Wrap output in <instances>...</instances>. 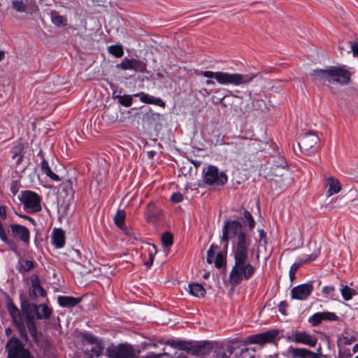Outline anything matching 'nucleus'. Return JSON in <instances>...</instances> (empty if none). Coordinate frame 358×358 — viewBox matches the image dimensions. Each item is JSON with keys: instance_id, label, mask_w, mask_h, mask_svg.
Instances as JSON below:
<instances>
[{"instance_id": "1", "label": "nucleus", "mask_w": 358, "mask_h": 358, "mask_svg": "<svg viewBox=\"0 0 358 358\" xmlns=\"http://www.w3.org/2000/svg\"><path fill=\"white\" fill-rule=\"evenodd\" d=\"M230 239L233 240L234 265L230 272L229 283L234 287L243 280L250 278L255 268L248 261L250 238L243 232L242 224L238 221H227L224 224L221 240L225 248Z\"/></svg>"}, {"instance_id": "2", "label": "nucleus", "mask_w": 358, "mask_h": 358, "mask_svg": "<svg viewBox=\"0 0 358 358\" xmlns=\"http://www.w3.org/2000/svg\"><path fill=\"white\" fill-rule=\"evenodd\" d=\"M201 75L206 78H214L221 85H231L234 86L245 85L250 83L256 77L253 73H229L222 71L213 72L203 71Z\"/></svg>"}, {"instance_id": "3", "label": "nucleus", "mask_w": 358, "mask_h": 358, "mask_svg": "<svg viewBox=\"0 0 358 358\" xmlns=\"http://www.w3.org/2000/svg\"><path fill=\"white\" fill-rule=\"evenodd\" d=\"M351 73L345 66H331L326 69H315V76L328 81L344 85L350 81Z\"/></svg>"}, {"instance_id": "4", "label": "nucleus", "mask_w": 358, "mask_h": 358, "mask_svg": "<svg viewBox=\"0 0 358 358\" xmlns=\"http://www.w3.org/2000/svg\"><path fill=\"white\" fill-rule=\"evenodd\" d=\"M140 351L127 343L110 345L106 350L108 358H137Z\"/></svg>"}, {"instance_id": "5", "label": "nucleus", "mask_w": 358, "mask_h": 358, "mask_svg": "<svg viewBox=\"0 0 358 358\" xmlns=\"http://www.w3.org/2000/svg\"><path fill=\"white\" fill-rule=\"evenodd\" d=\"M8 358H34L19 338L11 337L6 344Z\"/></svg>"}, {"instance_id": "6", "label": "nucleus", "mask_w": 358, "mask_h": 358, "mask_svg": "<svg viewBox=\"0 0 358 358\" xmlns=\"http://www.w3.org/2000/svg\"><path fill=\"white\" fill-rule=\"evenodd\" d=\"M20 200L28 213L38 212L41 209V199L39 196L34 192H23Z\"/></svg>"}, {"instance_id": "7", "label": "nucleus", "mask_w": 358, "mask_h": 358, "mask_svg": "<svg viewBox=\"0 0 358 358\" xmlns=\"http://www.w3.org/2000/svg\"><path fill=\"white\" fill-rule=\"evenodd\" d=\"M203 180L205 183L209 185H223L227 181V176L224 172H219L216 166L210 165L207 168Z\"/></svg>"}, {"instance_id": "8", "label": "nucleus", "mask_w": 358, "mask_h": 358, "mask_svg": "<svg viewBox=\"0 0 358 358\" xmlns=\"http://www.w3.org/2000/svg\"><path fill=\"white\" fill-rule=\"evenodd\" d=\"M12 8L16 12L25 13L29 15L36 13L39 10L36 0H25L24 2L22 0H13Z\"/></svg>"}, {"instance_id": "9", "label": "nucleus", "mask_w": 358, "mask_h": 358, "mask_svg": "<svg viewBox=\"0 0 358 358\" xmlns=\"http://www.w3.org/2000/svg\"><path fill=\"white\" fill-rule=\"evenodd\" d=\"M117 67L122 70H134L138 72H145L146 70V64L139 59L125 58L117 65Z\"/></svg>"}, {"instance_id": "10", "label": "nucleus", "mask_w": 358, "mask_h": 358, "mask_svg": "<svg viewBox=\"0 0 358 358\" xmlns=\"http://www.w3.org/2000/svg\"><path fill=\"white\" fill-rule=\"evenodd\" d=\"M312 290L313 285L310 283L298 285L291 290L292 297L295 299L304 300L310 295Z\"/></svg>"}, {"instance_id": "11", "label": "nucleus", "mask_w": 358, "mask_h": 358, "mask_svg": "<svg viewBox=\"0 0 358 358\" xmlns=\"http://www.w3.org/2000/svg\"><path fill=\"white\" fill-rule=\"evenodd\" d=\"M278 332L275 330L268 331L262 334H256L248 337L249 343L263 344L271 342L278 335Z\"/></svg>"}, {"instance_id": "12", "label": "nucleus", "mask_w": 358, "mask_h": 358, "mask_svg": "<svg viewBox=\"0 0 358 358\" xmlns=\"http://www.w3.org/2000/svg\"><path fill=\"white\" fill-rule=\"evenodd\" d=\"M31 287L29 289V298L34 300L38 295L45 296V291L40 285V280L37 275H34L31 277Z\"/></svg>"}, {"instance_id": "13", "label": "nucleus", "mask_w": 358, "mask_h": 358, "mask_svg": "<svg viewBox=\"0 0 358 358\" xmlns=\"http://www.w3.org/2000/svg\"><path fill=\"white\" fill-rule=\"evenodd\" d=\"M339 320L338 316L333 312L324 311L315 313V326L321 324L323 321L333 322Z\"/></svg>"}, {"instance_id": "14", "label": "nucleus", "mask_w": 358, "mask_h": 358, "mask_svg": "<svg viewBox=\"0 0 358 358\" xmlns=\"http://www.w3.org/2000/svg\"><path fill=\"white\" fill-rule=\"evenodd\" d=\"M313 138L310 133L306 134L299 143V147L301 152H304L307 155H311L312 147H313Z\"/></svg>"}, {"instance_id": "15", "label": "nucleus", "mask_w": 358, "mask_h": 358, "mask_svg": "<svg viewBox=\"0 0 358 358\" xmlns=\"http://www.w3.org/2000/svg\"><path fill=\"white\" fill-rule=\"evenodd\" d=\"M11 231L14 236L19 237L25 243L29 242V232L25 227L20 224H13L11 225Z\"/></svg>"}, {"instance_id": "16", "label": "nucleus", "mask_w": 358, "mask_h": 358, "mask_svg": "<svg viewBox=\"0 0 358 358\" xmlns=\"http://www.w3.org/2000/svg\"><path fill=\"white\" fill-rule=\"evenodd\" d=\"M326 187H328L327 193L329 196L337 194L341 189L340 182L334 177H329L327 179Z\"/></svg>"}, {"instance_id": "17", "label": "nucleus", "mask_w": 358, "mask_h": 358, "mask_svg": "<svg viewBox=\"0 0 358 358\" xmlns=\"http://www.w3.org/2000/svg\"><path fill=\"white\" fill-rule=\"evenodd\" d=\"M103 347L101 343H96L90 349H86L84 352L87 358H99L103 355Z\"/></svg>"}, {"instance_id": "18", "label": "nucleus", "mask_w": 358, "mask_h": 358, "mask_svg": "<svg viewBox=\"0 0 358 358\" xmlns=\"http://www.w3.org/2000/svg\"><path fill=\"white\" fill-rule=\"evenodd\" d=\"M287 173V168L285 166L274 164L270 168V178L271 180H278Z\"/></svg>"}, {"instance_id": "19", "label": "nucleus", "mask_w": 358, "mask_h": 358, "mask_svg": "<svg viewBox=\"0 0 358 358\" xmlns=\"http://www.w3.org/2000/svg\"><path fill=\"white\" fill-rule=\"evenodd\" d=\"M136 96H139L140 100L143 103L156 104L162 107H164L165 106V103L161 99L155 98L143 92L138 94Z\"/></svg>"}, {"instance_id": "20", "label": "nucleus", "mask_w": 358, "mask_h": 358, "mask_svg": "<svg viewBox=\"0 0 358 358\" xmlns=\"http://www.w3.org/2000/svg\"><path fill=\"white\" fill-rule=\"evenodd\" d=\"M22 311L26 315L27 320H34L37 316L38 306L24 303L22 304Z\"/></svg>"}, {"instance_id": "21", "label": "nucleus", "mask_w": 358, "mask_h": 358, "mask_svg": "<svg viewBox=\"0 0 358 358\" xmlns=\"http://www.w3.org/2000/svg\"><path fill=\"white\" fill-rule=\"evenodd\" d=\"M189 293L196 297H203L206 294V289L199 283L189 285Z\"/></svg>"}, {"instance_id": "22", "label": "nucleus", "mask_w": 358, "mask_h": 358, "mask_svg": "<svg viewBox=\"0 0 358 358\" xmlns=\"http://www.w3.org/2000/svg\"><path fill=\"white\" fill-rule=\"evenodd\" d=\"M53 244L57 248H62L64 246L65 242V237L64 231L60 229H56L53 231L52 236Z\"/></svg>"}, {"instance_id": "23", "label": "nucleus", "mask_w": 358, "mask_h": 358, "mask_svg": "<svg viewBox=\"0 0 358 358\" xmlns=\"http://www.w3.org/2000/svg\"><path fill=\"white\" fill-rule=\"evenodd\" d=\"M211 348L206 345H195L190 350V355L194 356H205L210 353Z\"/></svg>"}, {"instance_id": "24", "label": "nucleus", "mask_w": 358, "mask_h": 358, "mask_svg": "<svg viewBox=\"0 0 358 358\" xmlns=\"http://www.w3.org/2000/svg\"><path fill=\"white\" fill-rule=\"evenodd\" d=\"M80 301V299L73 296H61L58 297V302L62 306L73 307L77 305Z\"/></svg>"}, {"instance_id": "25", "label": "nucleus", "mask_w": 358, "mask_h": 358, "mask_svg": "<svg viewBox=\"0 0 358 358\" xmlns=\"http://www.w3.org/2000/svg\"><path fill=\"white\" fill-rule=\"evenodd\" d=\"M293 340L296 343H302L303 344L313 345V342L310 336L305 332H299L293 335Z\"/></svg>"}, {"instance_id": "26", "label": "nucleus", "mask_w": 358, "mask_h": 358, "mask_svg": "<svg viewBox=\"0 0 358 358\" xmlns=\"http://www.w3.org/2000/svg\"><path fill=\"white\" fill-rule=\"evenodd\" d=\"M271 255L270 251H267L266 250V240H259V244L257 246V251L256 257L258 259L260 256L264 257L265 259H267Z\"/></svg>"}, {"instance_id": "27", "label": "nucleus", "mask_w": 358, "mask_h": 358, "mask_svg": "<svg viewBox=\"0 0 358 358\" xmlns=\"http://www.w3.org/2000/svg\"><path fill=\"white\" fill-rule=\"evenodd\" d=\"M341 294L345 301L351 300L352 296L357 294L356 291L354 289L349 287L348 285H341Z\"/></svg>"}, {"instance_id": "28", "label": "nucleus", "mask_w": 358, "mask_h": 358, "mask_svg": "<svg viewBox=\"0 0 358 358\" xmlns=\"http://www.w3.org/2000/svg\"><path fill=\"white\" fill-rule=\"evenodd\" d=\"M154 205L152 203H150L148 206V209L146 213V220L148 222H154L162 212L160 209L154 210L152 209Z\"/></svg>"}, {"instance_id": "29", "label": "nucleus", "mask_w": 358, "mask_h": 358, "mask_svg": "<svg viewBox=\"0 0 358 358\" xmlns=\"http://www.w3.org/2000/svg\"><path fill=\"white\" fill-rule=\"evenodd\" d=\"M252 106L257 110H268L265 101L261 99L260 96L255 94L252 99Z\"/></svg>"}, {"instance_id": "30", "label": "nucleus", "mask_w": 358, "mask_h": 358, "mask_svg": "<svg viewBox=\"0 0 358 358\" xmlns=\"http://www.w3.org/2000/svg\"><path fill=\"white\" fill-rule=\"evenodd\" d=\"M41 169L43 171V173L47 176L50 177L52 180H55V181H59V176L57 174L54 173L51 171V169H50V168L47 161L45 159H44L42 161Z\"/></svg>"}, {"instance_id": "31", "label": "nucleus", "mask_w": 358, "mask_h": 358, "mask_svg": "<svg viewBox=\"0 0 358 358\" xmlns=\"http://www.w3.org/2000/svg\"><path fill=\"white\" fill-rule=\"evenodd\" d=\"M50 17L52 22L57 26L61 27L64 26L65 24V22L66 21V18L63 16L60 15L55 10H52L50 12Z\"/></svg>"}, {"instance_id": "32", "label": "nucleus", "mask_w": 358, "mask_h": 358, "mask_svg": "<svg viewBox=\"0 0 358 358\" xmlns=\"http://www.w3.org/2000/svg\"><path fill=\"white\" fill-rule=\"evenodd\" d=\"M51 313L50 309L45 305L38 306V313L36 317L38 319H47Z\"/></svg>"}, {"instance_id": "33", "label": "nucleus", "mask_w": 358, "mask_h": 358, "mask_svg": "<svg viewBox=\"0 0 358 358\" xmlns=\"http://www.w3.org/2000/svg\"><path fill=\"white\" fill-rule=\"evenodd\" d=\"M23 150L24 145L20 143L15 148V150L13 152L12 158L16 159L17 164H20L23 158Z\"/></svg>"}, {"instance_id": "34", "label": "nucleus", "mask_w": 358, "mask_h": 358, "mask_svg": "<svg viewBox=\"0 0 358 358\" xmlns=\"http://www.w3.org/2000/svg\"><path fill=\"white\" fill-rule=\"evenodd\" d=\"M8 311L15 323L21 321L20 311L13 304H9Z\"/></svg>"}, {"instance_id": "35", "label": "nucleus", "mask_w": 358, "mask_h": 358, "mask_svg": "<svg viewBox=\"0 0 358 358\" xmlns=\"http://www.w3.org/2000/svg\"><path fill=\"white\" fill-rule=\"evenodd\" d=\"M109 52L115 56L116 57H120L124 54L123 48L120 45H114L108 48Z\"/></svg>"}, {"instance_id": "36", "label": "nucleus", "mask_w": 358, "mask_h": 358, "mask_svg": "<svg viewBox=\"0 0 358 358\" xmlns=\"http://www.w3.org/2000/svg\"><path fill=\"white\" fill-rule=\"evenodd\" d=\"M34 267V263L29 260H21L19 262V271L20 272H27L31 270Z\"/></svg>"}, {"instance_id": "37", "label": "nucleus", "mask_w": 358, "mask_h": 358, "mask_svg": "<svg viewBox=\"0 0 358 358\" xmlns=\"http://www.w3.org/2000/svg\"><path fill=\"white\" fill-rule=\"evenodd\" d=\"M336 289L334 286H324L322 289V296L326 298L334 299Z\"/></svg>"}, {"instance_id": "38", "label": "nucleus", "mask_w": 358, "mask_h": 358, "mask_svg": "<svg viewBox=\"0 0 358 358\" xmlns=\"http://www.w3.org/2000/svg\"><path fill=\"white\" fill-rule=\"evenodd\" d=\"M161 240L164 247L169 248L173 244V235L170 232H165L162 234Z\"/></svg>"}, {"instance_id": "39", "label": "nucleus", "mask_w": 358, "mask_h": 358, "mask_svg": "<svg viewBox=\"0 0 358 358\" xmlns=\"http://www.w3.org/2000/svg\"><path fill=\"white\" fill-rule=\"evenodd\" d=\"M27 327L29 329L30 334L33 337L34 340L35 341H38L37 331H36V325H35L34 320H27Z\"/></svg>"}, {"instance_id": "40", "label": "nucleus", "mask_w": 358, "mask_h": 358, "mask_svg": "<svg viewBox=\"0 0 358 358\" xmlns=\"http://www.w3.org/2000/svg\"><path fill=\"white\" fill-rule=\"evenodd\" d=\"M116 98L118 102L124 106L129 107L132 104V97L130 95H118Z\"/></svg>"}, {"instance_id": "41", "label": "nucleus", "mask_w": 358, "mask_h": 358, "mask_svg": "<svg viewBox=\"0 0 358 358\" xmlns=\"http://www.w3.org/2000/svg\"><path fill=\"white\" fill-rule=\"evenodd\" d=\"M125 218V213L123 210H118L114 217L115 224L122 228Z\"/></svg>"}, {"instance_id": "42", "label": "nucleus", "mask_w": 358, "mask_h": 358, "mask_svg": "<svg viewBox=\"0 0 358 358\" xmlns=\"http://www.w3.org/2000/svg\"><path fill=\"white\" fill-rule=\"evenodd\" d=\"M149 247L151 250H149V259L145 263L147 267H150L153 263L154 256L157 254V250L154 244H150Z\"/></svg>"}, {"instance_id": "43", "label": "nucleus", "mask_w": 358, "mask_h": 358, "mask_svg": "<svg viewBox=\"0 0 358 358\" xmlns=\"http://www.w3.org/2000/svg\"><path fill=\"white\" fill-rule=\"evenodd\" d=\"M217 250V247L216 245H212L207 254V262L208 264H212L214 261L215 254Z\"/></svg>"}, {"instance_id": "44", "label": "nucleus", "mask_w": 358, "mask_h": 358, "mask_svg": "<svg viewBox=\"0 0 358 358\" xmlns=\"http://www.w3.org/2000/svg\"><path fill=\"white\" fill-rule=\"evenodd\" d=\"M17 326V329L20 333V336L24 340L25 342L28 341V336L25 329L24 326L21 323V321L15 323Z\"/></svg>"}, {"instance_id": "45", "label": "nucleus", "mask_w": 358, "mask_h": 358, "mask_svg": "<svg viewBox=\"0 0 358 358\" xmlns=\"http://www.w3.org/2000/svg\"><path fill=\"white\" fill-rule=\"evenodd\" d=\"M243 216L245 220V222L248 223L249 227L250 229L254 228L255 222L250 213L248 210H245Z\"/></svg>"}, {"instance_id": "46", "label": "nucleus", "mask_w": 358, "mask_h": 358, "mask_svg": "<svg viewBox=\"0 0 358 358\" xmlns=\"http://www.w3.org/2000/svg\"><path fill=\"white\" fill-rule=\"evenodd\" d=\"M300 265H301L300 264L294 263L291 266L289 271V279H290L291 282H292L295 280V278H296L295 273L298 270V268L300 267Z\"/></svg>"}, {"instance_id": "47", "label": "nucleus", "mask_w": 358, "mask_h": 358, "mask_svg": "<svg viewBox=\"0 0 358 358\" xmlns=\"http://www.w3.org/2000/svg\"><path fill=\"white\" fill-rule=\"evenodd\" d=\"M83 338L85 341L92 344V346L94 345L96 343H100L99 341H97L96 338L92 334H85Z\"/></svg>"}, {"instance_id": "48", "label": "nucleus", "mask_w": 358, "mask_h": 358, "mask_svg": "<svg viewBox=\"0 0 358 358\" xmlns=\"http://www.w3.org/2000/svg\"><path fill=\"white\" fill-rule=\"evenodd\" d=\"M69 257L73 262L78 264V260L80 259V253L77 250H72L69 253Z\"/></svg>"}, {"instance_id": "49", "label": "nucleus", "mask_w": 358, "mask_h": 358, "mask_svg": "<svg viewBox=\"0 0 358 358\" xmlns=\"http://www.w3.org/2000/svg\"><path fill=\"white\" fill-rule=\"evenodd\" d=\"M178 346L180 350L186 351L188 354H190V349L193 348V345L187 343H178Z\"/></svg>"}, {"instance_id": "50", "label": "nucleus", "mask_w": 358, "mask_h": 358, "mask_svg": "<svg viewBox=\"0 0 358 358\" xmlns=\"http://www.w3.org/2000/svg\"><path fill=\"white\" fill-rule=\"evenodd\" d=\"M192 167L190 166L189 162H184L180 168L181 173L184 175H186L187 173H189Z\"/></svg>"}, {"instance_id": "51", "label": "nucleus", "mask_w": 358, "mask_h": 358, "mask_svg": "<svg viewBox=\"0 0 358 358\" xmlns=\"http://www.w3.org/2000/svg\"><path fill=\"white\" fill-rule=\"evenodd\" d=\"M182 194L179 192H176L171 196V201L173 203H179L182 200Z\"/></svg>"}, {"instance_id": "52", "label": "nucleus", "mask_w": 358, "mask_h": 358, "mask_svg": "<svg viewBox=\"0 0 358 358\" xmlns=\"http://www.w3.org/2000/svg\"><path fill=\"white\" fill-rule=\"evenodd\" d=\"M223 264V257L221 253H217L215 259V265L217 268H221Z\"/></svg>"}, {"instance_id": "53", "label": "nucleus", "mask_w": 358, "mask_h": 358, "mask_svg": "<svg viewBox=\"0 0 358 358\" xmlns=\"http://www.w3.org/2000/svg\"><path fill=\"white\" fill-rule=\"evenodd\" d=\"M310 351L303 350V349H296L294 350V354L296 356L304 357L307 354H310Z\"/></svg>"}, {"instance_id": "54", "label": "nucleus", "mask_w": 358, "mask_h": 358, "mask_svg": "<svg viewBox=\"0 0 358 358\" xmlns=\"http://www.w3.org/2000/svg\"><path fill=\"white\" fill-rule=\"evenodd\" d=\"M163 355H166L165 352H159V353H154V352H149L148 355H146L143 358H159L160 357Z\"/></svg>"}, {"instance_id": "55", "label": "nucleus", "mask_w": 358, "mask_h": 358, "mask_svg": "<svg viewBox=\"0 0 358 358\" xmlns=\"http://www.w3.org/2000/svg\"><path fill=\"white\" fill-rule=\"evenodd\" d=\"M315 358H327L326 355H324L321 351V347L319 346L317 348V352H315Z\"/></svg>"}, {"instance_id": "56", "label": "nucleus", "mask_w": 358, "mask_h": 358, "mask_svg": "<svg viewBox=\"0 0 358 358\" xmlns=\"http://www.w3.org/2000/svg\"><path fill=\"white\" fill-rule=\"evenodd\" d=\"M351 50L354 55L358 56V43H352L351 45Z\"/></svg>"}, {"instance_id": "57", "label": "nucleus", "mask_w": 358, "mask_h": 358, "mask_svg": "<svg viewBox=\"0 0 358 358\" xmlns=\"http://www.w3.org/2000/svg\"><path fill=\"white\" fill-rule=\"evenodd\" d=\"M178 343H180V341H176L174 340H169L166 343L168 345L172 346V347L178 348H179Z\"/></svg>"}, {"instance_id": "58", "label": "nucleus", "mask_w": 358, "mask_h": 358, "mask_svg": "<svg viewBox=\"0 0 358 358\" xmlns=\"http://www.w3.org/2000/svg\"><path fill=\"white\" fill-rule=\"evenodd\" d=\"M0 217L3 219L6 217V211L3 206H0Z\"/></svg>"}, {"instance_id": "59", "label": "nucleus", "mask_w": 358, "mask_h": 358, "mask_svg": "<svg viewBox=\"0 0 358 358\" xmlns=\"http://www.w3.org/2000/svg\"><path fill=\"white\" fill-rule=\"evenodd\" d=\"M259 240H266V234L264 233V231L263 230H259Z\"/></svg>"}, {"instance_id": "60", "label": "nucleus", "mask_w": 358, "mask_h": 358, "mask_svg": "<svg viewBox=\"0 0 358 358\" xmlns=\"http://www.w3.org/2000/svg\"><path fill=\"white\" fill-rule=\"evenodd\" d=\"M279 310L284 315L285 314V304L284 302H282L279 306Z\"/></svg>"}, {"instance_id": "61", "label": "nucleus", "mask_w": 358, "mask_h": 358, "mask_svg": "<svg viewBox=\"0 0 358 358\" xmlns=\"http://www.w3.org/2000/svg\"><path fill=\"white\" fill-rule=\"evenodd\" d=\"M66 185L67 188L71 189L72 188V185H73L72 181L71 180H68L66 182Z\"/></svg>"}, {"instance_id": "62", "label": "nucleus", "mask_w": 358, "mask_h": 358, "mask_svg": "<svg viewBox=\"0 0 358 358\" xmlns=\"http://www.w3.org/2000/svg\"><path fill=\"white\" fill-rule=\"evenodd\" d=\"M355 339L353 338V339H351V340H348V338L347 337L345 338V344L346 345H350L351 344L352 341H355Z\"/></svg>"}, {"instance_id": "63", "label": "nucleus", "mask_w": 358, "mask_h": 358, "mask_svg": "<svg viewBox=\"0 0 358 358\" xmlns=\"http://www.w3.org/2000/svg\"><path fill=\"white\" fill-rule=\"evenodd\" d=\"M21 217L24 219L28 220L29 221H30L31 223H33L34 224V220L31 217L27 216V215H22Z\"/></svg>"}, {"instance_id": "64", "label": "nucleus", "mask_w": 358, "mask_h": 358, "mask_svg": "<svg viewBox=\"0 0 358 358\" xmlns=\"http://www.w3.org/2000/svg\"><path fill=\"white\" fill-rule=\"evenodd\" d=\"M190 162L192 163L196 167L200 166V164H201V162H199V161L191 160Z\"/></svg>"}]
</instances>
